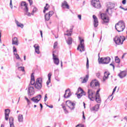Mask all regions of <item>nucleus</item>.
<instances>
[{"mask_svg":"<svg viewBox=\"0 0 127 127\" xmlns=\"http://www.w3.org/2000/svg\"><path fill=\"white\" fill-rule=\"evenodd\" d=\"M116 4H115V3H110V5H108V7L106 9V12H108V14H110V15H111L112 13V9L114 8Z\"/></svg>","mask_w":127,"mask_h":127,"instance_id":"nucleus-12","label":"nucleus"},{"mask_svg":"<svg viewBox=\"0 0 127 127\" xmlns=\"http://www.w3.org/2000/svg\"><path fill=\"white\" fill-rule=\"evenodd\" d=\"M35 88L37 90H40L42 88V78H37L35 83Z\"/></svg>","mask_w":127,"mask_h":127,"instance_id":"nucleus-4","label":"nucleus"},{"mask_svg":"<svg viewBox=\"0 0 127 127\" xmlns=\"http://www.w3.org/2000/svg\"><path fill=\"white\" fill-rule=\"evenodd\" d=\"M57 45H58V43H57V42H56L54 44V48H56Z\"/></svg>","mask_w":127,"mask_h":127,"instance_id":"nucleus-47","label":"nucleus"},{"mask_svg":"<svg viewBox=\"0 0 127 127\" xmlns=\"http://www.w3.org/2000/svg\"><path fill=\"white\" fill-rule=\"evenodd\" d=\"M25 99L27 101V103L28 105H30L31 104L30 100H29V99H28L27 97H26V96L25 97Z\"/></svg>","mask_w":127,"mask_h":127,"instance_id":"nucleus-42","label":"nucleus"},{"mask_svg":"<svg viewBox=\"0 0 127 127\" xmlns=\"http://www.w3.org/2000/svg\"><path fill=\"white\" fill-rule=\"evenodd\" d=\"M40 34H41V37L42 38V37H43V33H42V31H40Z\"/></svg>","mask_w":127,"mask_h":127,"instance_id":"nucleus-57","label":"nucleus"},{"mask_svg":"<svg viewBox=\"0 0 127 127\" xmlns=\"http://www.w3.org/2000/svg\"><path fill=\"white\" fill-rule=\"evenodd\" d=\"M10 7L12 9V0H10Z\"/></svg>","mask_w":127,"mask_h":127,"instance_id":"nucleus-48","label":"nucleus"},{"mask_svg":"<svg viewBox=\"0 0 127 127\" xmlns=\"http://www.w3.org/2000/svg\"><path fill=\"white\" fill-rule=\"evenodd\" d=\"M64 35H67V36H71V35H72V33L68 32L67 34H64Z\"/></svg>","mask_w":127,"mask_h":127,"instance_id":"nucleus-46","label":"nucleus"},{"mask_svg":"<svg viewBox=\"0 0 127 127\" xmlns=\"http://www.w3.org/2000/svg\"><path fill=\"white\" fill-rule=\"evenodd\" d=\"M10 127H15L14 123L13 122L14 119L12 117H10L9 119Z\"/></svg>","mask_w":127,"mask_h":127,"instance_id":"nucleus-30","label":"nucleus"},{"mask_svg":"<svg viewBox=\"0 0 127 127\" xmlns=\"http://www.w3.org/2000/svg\"><path fill=\"white\" fill-rule=\"evenodd\" d=\"M110 66H112L113 68V70H115V65H114V64H111Z\"/></svg>","mask_w":127,"mask_h":127,"instance_id":"nucleus-54","label":"nucleus"},{"mask_svg":"<svg viewBox=\"0 0 127 127\" xmlns=\"http://www.w3.org/2000/svg\"><path fill=\"white\" fill-rule=\"evenodd\" d=\"M83 119L86 120V118L85 117V115H84V111H83Z\"/></svg>","mask_w":127,"mask_h":127,"instance_id":"nucleus-56","label":"nucleus"},{"mask_svg":"<svg viewBox=\"0 0 127 127\" xmlns=\"http://www.w3.org/2000/svg\"><path fill=\"white\" fill-rule=\"evenodd\" d=\"M83 106L84 109H86V104H85V102H83Z\"/></svg>","mask_w":127,"mask_h":127,"instance_id":"nucleus-61","label":"nucleus"},{"mask_svg":"<svg viewBox=\"0 0 127 127\" xmlns=\"http://www.w3.org/2000/svg\"><path fill=\"white\" fill-rule=\"evenodd\" d=\"M40 106L41 107V109H42L43 108V106L42 105V104H41V103L40 104Z\"/></svg>","mask_w":127,"mask_h":127,"instance_id":"nucleus-58","label":"nucleus"},{"mask_svg":"<svg viewBox=\"0 0 127 127\" xmlns=\"http://www.w3.org/2000/svg\"><path fill=\"white\" fill-rule=\"evenodd\" d=\"M61 6L63 8H67V9L70 8V6H69L68 2H67L66 0L64 1V2L62 3Z\"/></svg>","mask_w":127,"mask_h":127,"instance_id":"nucleus-19","label":"nucleus"},{"mask_svg":"<svg viewBox=\"0 0 127 127\" xmlns=\"http://www.w3.org/2000/svg\"><path fill=\"white\" fill-rule=\"evenodd\" d=\"M71 91H70V89H68L65 90V93L64 95V98H69L71 97Z\"/></svg>","mask_w":127,"mask_h":127,"instance_id":"nucleus-22","label":"nucleus"},{"mask_svg":"<svg viewBox=\"0 0 127 127\" xmlns=\"http://www.w3.org/2000/svg\"><path fill=\"white\" fill-rule=\"evenodd\" d=\"M36 11H37V8H36V7H34L32 11V13H30V16H31V15H34V12H36Z\"/></svg>","mask_w":127,"mask_h":127,"instance_id":"nucleus-36","label":"nucleus"},{"mask_svg":"<svg viewBox=\"0 0 127 127\" xmlns=\"http://www.w3.org/2000/svg\"><path fill=\"white\" fill-rule=\"evenodd\" d=\"M10 113V110L7 109L5 110V121H8V118L9 117V113Z\"/></svg>","mask_w":127,"mask_h":127,"instance_id":"nucleus-21","label":"nucleus"},{"mask_svg":"<svg viewBox=\"0 0 127 127\" xmlns=\"http://www.w3.org/2000/svg\"><path fill=\"white\" fill-rule=\"evenodd\" d=\"M80 79L82 80L81 83L84 84L85 83H87L88 82V80L89 79V74H86L85 77L83 78V77H80Z\"/></svg>","mask_w":127,"mask_h":127,"instance_id":"nucleus-23","label":"nucleus"},{"mask_svg":"<svg viewBox=\"0 0 127 127\" xmlns=\"http://www.w3.org/2000/svg\"><path fill=\"white\" fill-rule=\"evenodd\" d=\"M90 86L92 87V88H95V87H98V88L100 87V83L97 79H94L93 80H92V81L90 83Z\"/></svg>","mask_w":127,"mask_h":127,"instance_id":"nucleus-11","label":"nucleus"},{"mask_svg":"<svg viewBox=\"0 0 127 127\" xmlns=\"http://www.w3.org/2000/svg\"><path fill=\"white\" fill-rule=\"evenodd\" d=\"M73 28H74V26H72V28L70 29L69 31V30H67L66 32H70L72 33L73 32Z\"/></svg>","mask_w":127,"mask_h":127,"instance_id":"nucleus-43","label":"nucleus"},{"mask_svg":"<svg viewBox=\"0 0 127 127\" xmlns=\"http://www.w3.org/2000/svg\"><path fill=\"white\" fill-rule=\"evenodd\" d=\"M15 23L18 27H21V28H23L24 26V25H23V24L19 23V21L17 20H15Z\"/></svg>","mask_w":127,"mask_h":127,"instance_id":"nucleus-32","label":"nucleus"},{"mask_svg":"<svg viewBox=\"0 0 127 127\" xmlns=\"http://www.w3.org/2000/svg\"><path fill=\"white\" fill-rule=\"evenodd\" d=\"M13 52L15 56H16V55H18L17 53H16V52H17V50H16V48H15V46L13 47Z\"/></svg>","mask_w":127,"mask_h":127,"instance_id":"nucleus-35","label":"nucleus"},{"mask_svg":"<svg viewBox=\"0 0 127 127\" xmlns=\"http://www.w3.org/2000/svg\"><path fill=\"white\" fill-rule=\"evenodd\" d=\"M115 62H116V63H118V64H119V63H120V62H121V61L120 60V58H119V57H115Z\"/></svg>","mask_w":127,"mask_h":127,"instance_id":"nucleus-37","label":"nucleus"},{"mask_svg":"<svg viewBox=\"0 0 127 127\" xmlns=\"http://www.w3.org/2000/svg\"><path fill=\"white\" fill-rule=\"evenodd\" d=\"M1 33L0 32V42L1 41Z\"/></svg>","mask_w":127,"mask_h":127,"instance_id":"nucleus-59","label":"nucleus"},{"mask_svg":"<svg viewBox=\"0 0 127 127\" xmlns=\"http://www.w3.org/2000/svg\"><path fill=\"white\" fill-rule=\"evenodd\" d=\"M64 111L65 114H68V113H69L68 112V110H67V109H66V108H64Z\"/></svg>","mask_w":127,"mask_h":127,"instance_id":"nucleus-53","label":"nucleus"},{"mask_svg":"<svg viewBox=\"0 0 127 127\" xmlns=\"http://www.w3.org/2000/svg\"><path fill=\"white\" fill-rule=\"evenodd\" d=\"M53 59L54 60V63L55 64V65H59V63L60 62L59 61V59L56 57V56H55L54 54H53Z\"/></svg>","mask_w":127,"mask_h":127,"instance_id":"nucleus-20","label":"nucleus"},{"mask_svg":"<svg viewBox=\"0 0 127 127\" xmlns=\"http://www.w3.org/2000/svg\"><path fill=\"white\" fill-rule=\"evenodd\" d=\"M122 3L123 4H126V3H127V0H123L122 1Z\"/></svg>","mask_w":127,"mask_h":127,"instance_id":"nucleus-52","label":"nucleus"},{"mask_svg":"<svg viewBox=\"0 0 127 127\" xmlns=\"http://www.w3.org/2000/svg\"><path fill=\"white\" fill-rule=\"evenodd\" d=\"M100 108L99 104H96L94 107H91L90 108L91 111H95V112H98V110Z\"/></svg>","mask_w":127,"mask_h":127,"instance_id":"nucleus-27","label":"nucleus"},{"mask_svg":"<svg viewBox=\"0 0 127 127\" xmlns=\"http://www.w3.org/2000/svg\"><path fill=\"white\" fill-rule=\"evenodd\" d=\"M18 122L19 123H23V115L19 114L17 116Z\"/></svg>","mask_w":127,"mask_h":127,"instance_id":"nucleus-28","label":"nucleus"},{"mask_svg":"<svg viewBox=\"0 0 127 127\" xmlns=\"http://www.w3.org/2000/svg\"><path fill=\"white\" fill-rule=\"evenodd\" d=\"M47 107H48L49 108H50L51 109L53 108V105L49 106L48 105H47Z\"/></svg>","mask_w":127,"mask_h":127,"instance_id":"nucleus-55","label":"nucleus"},{"mask_svg":"<svg viewBox=\"0 0 127 127\" xmlns=\"http://www.w3.org/2000/svg\"><path fill=\"white\" fill-rule=\"evenodd\" d=\"M28 91V95L29 96H33V95H34L35 93V91H34V87L31 86L30 84L29 85Z\"/></svg>","mask_w":127,"mask_h":127,"instance_id":"nucleus-13","label":"nucleus"},{"mask_svg":"<svg viewBox=\"0 0 127 127\" xmlns=\"http://www.w3.org/2000/svg\"><path fill=\"white\" fill-rule=\"evenodd\" d=\"M126 28V24L125 22L123 20L119 21L115 25V29L118 32H122Z\"/></svg>","mask_w":127,"mask_h":127,"instance_id":"nucleus-1","label":"nucleus"},{"mask_svg":"<svg viewBox=\"0 0 127 127\" xmlns=\"http://www.w3.org/2000/svg\"><path fill=\"white\" fill-rule=\"evenodd\" d=\"M35 84V79H34V73H32L31 75V81L30 85H34Z\"/></svg>","mask_w":127,"mask_h":127,"instance_id":"nucleus-25","label":"nucleus"},{"mask_svg":"<svg viewBox=\"0 0 127 127\" xmlns=\"http://www.w3.org/2000/svg\"><path fill=\"white\" fill-rule=\"evenodd\" d=\"M41 98H42V96L41 95L39 94L35 97H33L31 98V101L34 102V103H38L40 100H41Z\"/></svg>","mask_w":127,"mask_h":127,"instance_id":"nucleus-15","label":"nucleus"},{"mask_svg":"<svg viewBox=\"0 0 127 127\" xmlns=\"http://www.w3.org/2000/svg\"><path fill=\"white\" fill-rule=\"evenodd\" d=\"M100 91H101V89L99 88L96 91V93L95 95V101L98 104L101 103V102H102V100H101V97H100V93H99Z\"/></svg>","mask_w":127,"mask_h":127,"instance_id":"nucleus-10","label":"nucleus"},{"mask_svg":"<svg viewBox=\"0 0 127 127\" xmlns=\"http://www.w3.org/2000/svg\"><path fill=\"white\" fill-rule=\"evenodd\" d=\"M86 59H87L86 68L87 69H89V59H88V57H87Z\"/></svg>","mask_w":127,"mask_h":127,"instance_id":"nucleus-40","label":"nucleus"},{"mask_svg":"<svg viewBox=\"0 0 127 127\" xmlns=\"http://www.w3.org/2000/svg\"><path fill=\"white\" fill-rule=\"evenodd\" d=\"M15 58L16 59H17L18 60H21V59H20V57H19V55H16L15 56Z\"/></svg>","mask_w":127,"mask_h":127,"instance_id":"nucleus-45","label":"nucleus"},{"mask_svg":"<svg viewBox=\"0 0 127 127\" xmlns=\"http://www.w3.org/2000/svg\"><path fill=\"white\" fill-rule=\"evenodd\" d=\"M18 68L20 71H22V72L24 71V67L23 66H19Z\"/></svg>","mask_w":127,"mask_h":127,"instance_id":"nucleus-41","label":"nucleus"},{"mask_svg":"<svg viewBox=\"0 0 127 127\" xmlns=\"http://www.w3.org/2000/svg\"><path fill=\"white\" fill-rule=\"evenodd\" d=\"M0 127H4V125H3V124H1Z\"/></svg>","mask_w":127,"mask_h":127,"instance_id":"nucleus-64","label":"nucleus"},{"mask_svg":"<svg viewBox=\"0 0 127 127\" xmlns=\"http://www.w3.org/2000/svg\"><path fill=\"white\" fill-rule=\"evenodd\" d=\"M93 18L94 19L93 24L94 25V27H98L99 25V21H98V18L96 15H93Z\"/></svg>","mask_w":127,"mask_h":127,"instance_id":"nucleus-18","label":"nucleus"},{"mask_svg":"<svg viewBox=\"0 0 127 127\" xmlns=\"http://www.w3.org/2000/svg\"><path fill=\"white\" fill-rule=\"evenodd\" d=\"M118 75L120 77V78H121V79H123V78L127 76V72L125 71H121L120 73L118 74Z\"/></svg>","mask_w":127,"mask_h":127,"instance_id":"nucleus-26","label":"nucleus"},{"mask_svg":"<svg viewBox=\"0 0 127 127\" xmlns=\"http://www.w3.org/2000/svg\"><path fill=\"white\" fill-rule=\"evenodd\" d=\"M51 76H52V73L50 72L48 75V80L47 82V85H49V83L51 82Z\"/></svg>","mask_w":127,"mask_h":127,"instance_id":"nucleus-31","label":"nucleus"},{"mask_svg":"<svg viewBox=\"0 0 127 127\" xmlns=\"http://www.w3.org/2000/svg\"><path fill=\"white\" fill-rule=\"evenodd\" d=\"M24 61H25V60H26V56H24Z\"/></svg>","mask_w":127,"mask_h":127,"instance_id":"nucleus-62","label":"nucleus"},{"mask_svg":"<svg viewBox=\"0 0 127 127\" xmlns=\"http://www.w3.org/2000/svg\"><path fill=\"white\" fill-rule=\"evenodd\" d=\"M116 89H117V86H116L115 87V88L113 89V91L112 92V94L111 95L109 96V97H108V99H110V98H112V96H113V95H114V93H115V92H116Z\"/></svg>","mask_w":127,"mask_h":127,"instance_id":"nucleus-38","label":"nucleus"},{"mask_svg":"<svg viewBox=\"0 0 127 127\" xmlns=\"http://www.w3.org/2000/svg\"><path fill=\"white\" fill-rule=\"evenodd\" d=\"M45 102H46V101H47V94H46L45 95Z\"/></svg>","mask_w":127,"mask_h":127,"instance_id":"nucleus-51","label":"nucleus"},{"mask_svg":"<svg viewBox=\"0 0 127 127\" xmlns=\"http://www.w3.org/2000/svg\"><path fill=\"white\" fill-rule=\"evenodd\" d=\"M78 18H79V20H82V16L81 15H78Z\"/></svg>","mask_w":127,"mask_h":127,"instance_id":"nucleus-50","label":"nucleus"},{"mask_svg":"<svg viewBox=\"0 0 127 127\" xmlns=\"http://www.w3.org/2000/svg\"><path fill=\"white\" fill-rule=\"evenodd\" d=\"M28 0L29 2L30 5H32V3H33V2L32 1V0Z\"/></svg>","mask_w":127,"mask_h":127,"instance_id":"nucleus-49","label":"nucleus"},{"mask_svg":"<svg viewBox=\"0 0 127 127\" xmlns=\"http://www.w3.org/2000/svg\"><path fill=\"white\" fill-rule=\"evenodd\" d=\"M125 40H126V37L124 36H116L114 38V41L117 45H123Z\"/></svg>","mask_w":127,"mask_h":127,"instance_id":"nucleus-2","label":"nucleus"},{"mask_svg":"<svg viewBox=\"0 0 127 127\" xmlns=\"http://www.w3.org/2000/svg\"><path fill=\"white\" fill-rule=\"evenodd\" d=\"M19 63H17V64H16V65L17 66H19Z\"/></svg>","mask_w":127,"mask_h":127,"instance_id":"nucleus-63","label":"nucleus"},{"mask_svg":"<svg viewBox=\"0 0 127 127\" xmlns=\"http://www.w3.org/2000/svg\"><path fill=\"white\" fill-rule=\"evenodd\" d=\"M120 8H122V9H123L124 10H125V9H126V8L123 7L122 6H120Z\"/></svg>","mask_w":127,"mask_h":127,"instance_id":"nucleus-60","label":"nucleus"},{"mask_svg":"<svg viewBox=\"0 0 127 127\" xmlns=\"http://www.w3.org/2000/svg\"><path fill=\"white\" fill-rule=\"evenodd\" d=\"M28 4L25 1H22L21 3V6L24 9L25 15H27V16H30V12H28L29 9L28 7Z\"/></svg>","mask_w":127,"mask_h":127,"instance_id":"nucleus-3","label":"nucleus"},{"mask_svg":"<svg viewBox=\"0 0 127 127\" xmlns=\"http://www.w3.org/2000/svg\"><path fill=\"white\" fill-rule=\"evenodd\" d=\"M78 92H80V93L77 94V96L78 99H80L83 96V95L84 96H86V92H85L83 90L82 88H81V87L78 88Z\"/></svg>","mask_w":127,"mask_h":127,"instance_id":"nucleus-14","label":"nucleus"},{"mask_svg":"<svg viewBox=\"0 0 127 127\" xmlns=\"http://www.w3.org/2000/svg\"><path fill=\"white\" fill-rule=\"evenodd\" d=\"M48 14L50 15L51 17L54 14V12L53 11H50L48 13Z\"/></svg>","mask_w":127,"mask_h":127,"instance_id":"nucleus-39","label":"nucleus"},{"mask_svg":"<svg viewBox=\"0 0 127 127\" xmlns=\"http://www.w3.org/2000/svg\"><path fill=\"white\" fill-rule=\"evenodd\" d=\"M111 61V58L109 57L99 59V64H109Z\"/></svg>","mask_w":127,"mask_h":127,"instance_id":"nucleus-5","label":"nucleus"},{"mask_svg":"<svg viewBox=\"0 0 127 127\" xmlns=\"http://www.w3.org/2000/svg\"><path fill=\"white\" fill-rule=\"evenodd\" d=\"M50 17H51L48 14V13L45 15V19L46 21H48L50 19Z\"/></svg>","mask_w":127,"mask_h":127,"instance_id":"nucleus-33","label":"nucleus"},{"mask_svg":"<svg viewBox=\"0 0 127 127\" xmlns=\"http://www.w3.org/2000/svg\"><path fill=\"white\" fill-rule=\"evenodd\" d=\"M88 98L90 100V101H95V97H94V94H95V91L92 89H88L87 91Z\"/></svg>","mask_w":127,"mask_h":127,"instance_id":"nucleus-6","label":"nucleus"},{"mask_svg":"<svg viewBox=\"0 0 127 127\" xmlns=\"http://www.w3.org/2000/svg\"><path fill=\"white\" fill-rule=\"evenodd\" d=\"M66 105L70 111H73L75 109V106H76V104L71 102L70 100L66 101Z\"/></svg>","mask_w":127,"mask_h":127,"instance_id":"nucleus-8","label":"nucleus"},{"mask_svg":"<svg viewBox=\"0 0 127 127\" xmlns=\"http://www.w3.org/2000/svg\"><path fill=\"white\" fill-rule=\"evenodd\" d=\"M34 47L36 53H37V54H39L40 53V51H39V46L37 44H35L34 45Z\"/></svg>","mask_w":127,"mask_h":127,"instance_id":"nucleus-29","label":"nucleus"},{"mask_svg":"<svg viewBox=\"0 0 127 127\" xmlns=\"http://www.w3.org/2000/svg\"><path fill=\"white\" fill-rule=\"evenodd\" d=\"M110 72L109 71H105L104 72V76H103V81H105L106 80H108L109 79V75H110Z\"/></svg>","mask_w":127,"mask_h":127,"instance_id":"nucleus-24","label":"nucleus"},{"mask_svg":"<svg viewBox=\"0 0 127 127\" xmlns=\"http://www.w3.org/2000/svg\"><path fill=\"white\" fill-rule=\"evenodd\" d=\"M80 39V44L78 45V47H77V50H79V49H80V48H81V49L79 50L80 52L82 53L83 52V51H85V44H84V39H81V38L79 39Z\"/></svg>","mask_w":127,"mask_h":127,"instance_id":"nucleus-7","label":"nucleus"},{"mask_svg":"<svg viewBox=\"0 0 127 127\" xmlns=\"http://www.w3.org/2000/svg\"><path fill=\"white\" fill-rule=\"evenodd\" d=\"M48 8H49V4H46V6L44 7V9L45 10H48Z\"/></svg>","mask_w":127,"mask_h":127,"instance_id":"nucleus-44","label":"nucleus"},{"mask_svg":"<svg viewBox=\"0 0 127 127\" xmlns=\"http://www.w3.org/2000/svg\"><path fill=\"white\" fill-rule=\"evenodd\" d=\"M72 38L68 37V40L66 41V43L68 45H71V44H72Z\"/></svg>","mask_w":127,"mask_h":127,"instance_id":"nucleus-34","label":"nucleus"},{"mask_svg":"<svg viewBox=\"0 0 127 127\" xmlns=\"http://www.w3.org/2000/svg\"><path fill=\"white\" fill-rule=\"evenodd\" d=\"M19 45V41L17 37H15L12 39V45H16V46H18Z\"/></svg>","mask_w":127,"mask_h":127,"instance_id":"nucleus-17","label":"nucleus"},{"mask_svg":"<svg viewBox=\"0 0 127 127\" xmlns=\"http://www.w3.org/2000/svg\"><path fill=\"white\" fill-rule=\"evenodd\" d=\"M91 4L95 8H100L101 7V4L99 0H92Z\"/></svg>","mask_w":127,"mask_h":127,"instance_id":"nucleus-9","label":"nucleus"},{"mask_svg":"<svg viewBox=\"0 0 127 127\" xmlns=\"http://www.w3.org/2000/svg\"><path fill=\"white\" fill-rule=\"evenodd\" d=\"M100 15L101 19H102L104 22H109V17H108L106 14L102 13Z\"/></svg>","mask_w":127,"mask_h":127,"instance_id":"nucleus-16","label":"nucleus"}]
</instances>
